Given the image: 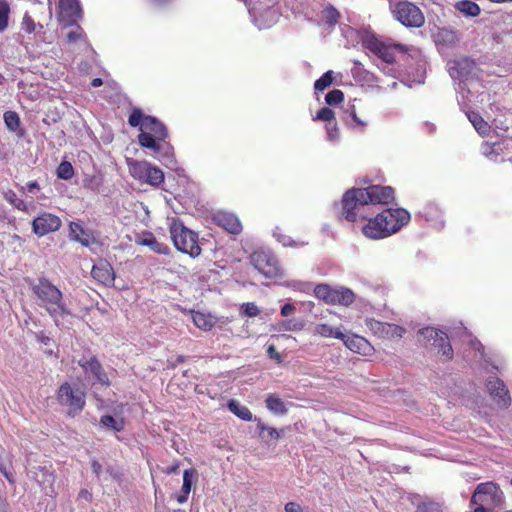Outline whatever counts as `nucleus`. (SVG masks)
Masks as SVG:
<instances>
[{"mask_svg":"<svg viewBox=\"0 0 512 512\" xmlns=\"http://www.w3.org/2000/svg\"><path fill=\"white\" fill-rule=\"evenodd\" d=\"M469 121L472 123L476 131L481 134L485 135L489 132L490 126L488 123L482 118L481 115H479L476 112H470L467 114Z\"/></svg>","mask_w":512,"mask_h":512,"instance_id":"37","label":"nucleus"},{"mask_svg":"<svg viewBox=\"0 0 512 512\" xmlns=\"http://www.w3.org/2000/svg\"><path fill=\"white\" fill-rule=\"evenodd\" d=\"M333 82V71L329 70L324 73L318 80L314 83V89L316 91H323L327 87H329Z\"/></svg>","mask_w":512,"mask_h":512,"instance_id":"44","label":"nucleus"},{"mask_svg":"<svg viewBox=\"0 0 512 512\" xmlns=\"http://www.w3.org/2000/svg\"><path fill=\"white\" fill-rule=\"evenodd\" d=\"M215 222L232 234H238L242 230V225L238 217L229 212L220 211L214 216Z\"/></svg>","mask_w":512,"mask_h":512,"instance_id":"23","label":"nucleus"},{"mask_svg":"<svg viewBox=\"0 0 512 512\" xmlns=\"http://www.w3.org/2000/svg\"><path fill=\"white\" fill-rule=\"evenodd\" d=\"M171 239L175 248L192 258H196L201 254V247L198 243V235L184 226L179 219L173 218L169 224Z\"/></svg>","mask_w":512,"mask_h":512,"instance_id":"5","label":"nucleus"},{"mask_svg":"<svg viewBox=\"0 0 512 512\" xmlns=\"http://www.w3.org/2000/svg\"><path fill=\"white\" fill-rule=\"evenodd\" d=\"M296 311V307L290 303H286L282 308H281V316L283 317H288L292 314H294Z\"/></svg>","mask_w":512,"mask_h":512,"instance_id":"54","label":"nucleus"},{"mask_svg":"<svg viewBox=\"0 0 512 512\" xmlns=\"http://www.w3.org/2000/svg\"><path fill=\"white\" fill-rule=\"evenodd\" d=\"M164 181V173L156 166L150 165L142 182L159 186Z\"/></svg>","mask_w":512,"mask_h":512,"instance_id":"33","label":"nucleus"},{"mask_svg":"<svg viewBox=\"0 0 512 512\" xmlns=\"http://www.w3.org/2000/svg\"><path fill=\"white\" fill-rule=\"evenodd\" d=\"M77 363L81 367L84 378L88 383L91 385H110L109 377L95 355L90 353L84 354Z\"/></svg>","mask_w":512,"mask_h":512,"instance_id":"6","label":"nucleus"},{"mask_svg":"<svg viewBox=\"0 0 512 512\" xmlns=\"http://www.w3.org/2000/svg\"><path fill=\"white\" fill-rule=\"evenodd\" d=\"M0 470L8 481L13 482L12 474L4 466H0Z\"/></svg>","mask_w":512,"mask_h":512,"instance_id":"61","label":"nucleus"},{"mask_svg":"<svg viewBox=\"0 0 512 512\" xmlns=\"http://www.w3.org/2000/svg\"><path fill=\"white\" fill-rule=\"evenodd\" d=\"M193 323L202 330H210L214 326L213 318L203 312H191Z\"/></svg>","mask_w":512,"mask_h":512,"instance_id":"32","label":"nucleus"},{"mask_svg":"<svg viewBox=\"0 0 512 512\" xmlns=\"http://www.w3.org/2000/svg\"><path fill=\"white\" fill-rule=\"evenodd\" d=\"M34 479L39 483L46 494L54 493L55 475L51 470V466L39 465L34 468Z\"/></svg>","mask_w":512,"mask_h":512,"instance_id":"18","label":"nucleus"},{"mask_svg":"<svg viewBox=\"0 0 512 512\" xmlns=\"http://www.w3.org/2000/svg\"><path fill=\"white\" fill-rule=\"evenodd\" d=\"M354 293L348 288L336 289L333 304L349 305L354 301Z\"/></svg>","mask_w":512,"mask_h":512,"instance_id":"38","label":"nucleus"},{"mask_svg":"<svg viewBox=\"0 0 512 512\" xmlns=\"http://www.w3.org/2000/svg\"><path fill=\"white\" fill-rule=\"evenodd\" d=\"M24 189L29 193H33L34 190L39 189V184L37 181H31L26 184Z\"/></svg>","mask_w":512,"mask_h":512,"instance_id":"57","label":"nucleus"},{"mask_svg":"<svg viewBox=\"0 0 512 512\" xmlns=\"http://www.w3.org/2000/svg\"><path fill=\"white\" fill-rule=\"evenodd\" d=\"M228 409L234 414L236 415L238 418L244 420V421H252L254 420L253 419V414L252 412L249 410V408H247L246 406L244 405H241L238 401L236 400H230L228 402Z\"/></svg>","mask_w":512,"mask_h":512,"instance_id":"31","label":"nucleus"},{"mask_svg":"<svg viewBox=\"0 0 512 512\" xmlns=\"http://www.w3.org/2000/svg\"><path fill=\"white\" fill-rule=\"evenodd\" d=\"M265 403L266 408L276 415H285L288 412L287 404L276 394L267 395Z\"/></svg>","mask_w":512,"mask_h":512,"instance_id":"26","label":"nucleus"},{"mask_svg":"<svg viewBox=\"0 0 512 512\" xmlns=\"http://www.w3.org/2000/svg\"><path fill=\"white\" fill-rule=\"evenodd\" d=\"M188 496H189L188 493L181 491V493L176 496V500L178 501V503L183 504L188 500Z\"/></svg>","mask_w":512,"mask_h":512,"instance_id":"59","label":"nucleus"},{"mask_svg":"<svg viewBox=\"0 0 512 512\" xmlns=\"http://www.w3.org/2000/svg\"><path fill=\"white\" fill-rule=\"evenodd\" d=\"M339 18V11L332 5L326 6L321 12V20L330 27L335 26Z\"/></svg>","mask_w":512,"mask_h":512,"instance_id":"35","label":"nucleus"},{"mask_svg":"<svg viewBox=\"0 0 512 512\" xmlns=\"http://www.w3.org/2000/svg\"><path fill=\"white\" fill-rule=\"evenodd\" d=\"M474 69L475 62L470 58H462L448 63V71L451 78L460 81L466 79Z\"/></svg>","mask_w":512,"mask_h":512,"instance_id":"15","label":"nucleus"},{"mask_svg":"<svg viewBox=\"0 0 512 512\" xmlns=\"http://www.w3.org/2000/svg\"><path fill=\"white\" fill-rule=\"evenodd\" d=\"M60 405L69 408L70 414H76L85 406V392L76 384L63 383L57 391Z\"/></svg>","mask_w":512,"mask_h":512,"instance_id":"7","label":"nucleus"},{"mask_svg":"<svg viewBox=\"0 0 512 512\" xmlns=\"http://www.w3.org/2000/svg\"><path fill=\"white\" fill-rule=\"evenodd\" d=\"M102 84H103V81H102V79H101V78H94V79L92 80V82H91V85H92L93 87H99V86H101Z\"/></svg>","mask_w":512,"mask_h":512,"instance_id":"63","label":"nucleus"},{"mask_svg":"<svg viewBox=\"0 0 512 512\" xmlns=\"http://www.w3.org/2000/svg\"><path fill=\"white\" fill-rule=\"evenodd\" d=\"M346 117H345V123L354 129H360L361 131L364 130L366 127V122L361 120L357 114L354 106H351L349 109L346 110Z\"/></svg>","mask_w":512,"mask_h":512,"instance_id":"36","label":"nucleus"},{"mask_svg":"<svg viewBox=\"0 0 512 512\" xmlns=\"http://www.w3.org/2000/svg\"><path fill=\"white\" fill-rule=\"evenodd\" d=\"M197 472L194 469H186L183 472V484L182 492L190 494L193 480L196 477Z\"/></svg>","mask_w":512,"mask_h":512,"instance_id":"45","label":"nucleus"},{"mask_svg":"<svg viewBox=\"0 0 512 512\" xmlns=\"http://www.w3.org/2000/svg\"><path fill=\"white\" fill-rule=\"evenodd\" d=\"M364 45L385 63H393L395 61L396 51L404 52L403 45L385 43L375 37L366 39Z\"/></svg>","mask_w":512,"mask_h":512,"instance_id":"10","label":"nucleus"},{"mask_svg":"<svg viewBox=\"0 0 512 512\" xmlns=\"http://www.w3.org/2000/svg\"><path fill=\"white\" fill-rule=\"evenodd\" d=\"M501 148V143H494L493 145H484L482 150L485 155L491 156V159L497 161V156L499 155V151L501 150Z\"/></svg>","mask_w":512,"mask_h":512,"instance_id":"49","label":"nucleus"},{"mask_svg":"<svg viewBox=\"0 0 512 512\" xmlns=\"http://www.w3.org/2000/svg\"><path fill=\"white\" fill-rule=\"evenodd\" d=\"M380 214L385 217L386 226L391 234L399 231L411 218L409 212L402 208L387 209Z\"/></svg>","mask_w":512,"mask_h":512,"instance_id":"13","label":"nucleus"},{"mask_svg":"<svg viewBox=\"0 0 512 512\" xmlns=\"http://www.w3.org/2000/svg\"><path fill=\"white\" fill-rule=\"evenodd\" d=\"M5 198L18 210L20 211H27L28 207L26 205V203L22 200V199H19L17 197V195L15 194V192L9 190L6 194H5Z\"/></svg>","mask_w":512,"mask_h":512,"instance_id":"46","label":"nucleus"},{"mask_svg":"<svg viewBox=\"0 0 512 512\" xmlns=\"http://www.w3.org/2000/svg\"><path fill=\"white\" fill-rule=\"evenodd\" d=\"M456 11L465 17H477L481 13L480 6L471 0H460L454 4Z\"/></svg>","mask_w":512,"mask_h":512,"instance_id":"25","label":"nucleus"},{"mask_svg":"<svg viewBox=\"0 0 512 512\" xmlns=\"http://www.w3.org/2000/svg\"><path fill=\"white\" fill-rule=\"evenodd\" d=\"M470 344L473 349L480 352V350L482 348V344L478 340H472Z\"/></svg>","mask_w":512,"mask_h":512,"instance_id":"62","label":"nucleus"},{"mask_svg":"<svg viewBox=\"0 0 512 512\" xmlns=\"http://www.w3.org/2000/svg\"><path fill=\"white\" fill-rule=\"evenodd\" d=\"M344 345L354 353L364 356L371 355L373 352L372 345L364 338L358 335H345L341 338Z\"/></svg>","mask_w":512,"mask_h":512,"instance_id":"20","label":"nucleus"},{"mask_svg":"<svg viewBox=\"0 0 512 512\" xmlns=\"http://www.w3.org/2000/svg\"><path fill=\"white\" fill-rule=\"evenodd\" d=\"M327 139L330 142H337L339 140V131L336 123H328L326 125Z\"/></svg>","mask_w":512,"mask_h":512,"instance_id":"51","label":"nucleus"},{"mask_svg":"<svg viewBox=\"0 0 512 512\" xmlns=\"http://www.w3.org/2000/svg\"><path fill=\"white\" fill-rule=\"evenodd\" d=\"M128 122L132 127L140 126L138 142L142 147L153 150L157 158L165 161L166 164L174 162L173 147L165 142L166 127L157 118L144 116L141 110L135 109L129 116Z\"/></svg>","mask_w":512,"mask_h":512,"instance_id":"2","label":"nucleus"},{"mask_svg":"<svg viewBox=\"0 0 512 512\" xmlns=\"http://www.w3.org/2000/svg\"><path fill=\"white\" fill-rule=\"evenodd\" d=\"M253 18V22L259 29H267L272 27L279 18L277 9L273 7L266 8L262 12H258L255 8L249 10Z\"/></svg>","mask_w":512,"mask_h":512,"instance_id":"16","label":"nucleus"},{"mask_svg":"<svg viewBox=\"0 0 512 512\" xmlns=\"http://www.w3.org/2000/svg\"><path fill=\"white\" fill-rule=\"evenodd\" d=\"M135 243L146 246L154 253L160 255H167L170 252V248L165 243L159 242L151 232H143L137 235Z\"/></svg>","mask_w":512,"mask_h":512,"instance_id":"21","label":"nucleus"},{"mask_svg":"<svg viewBox=\"0 0 512 512\" xmlns=\"http://www.w3.org/2000/svg\"><path fill=\"white\" fill-rule=\"evenodd\" d=\"M100 423L107 427V428H111L113 429L114 431H122L123 428H124V423L122 420H118V419H115L113 416L111 415H104L101 417L100 419Z\"/></svg>","mask_w":512,"mask_h":512,"instance_id":"41","label":"nucleus"},{"mask_svg":"<svg viewBox=\"0 0 512 512\" xmlns=\"http://www.w3.org/2000/svg\"><path fill=\"white\" fill-rule=\"evenodd\" d=\"M344 94L341 90L335 89L326 94L325 101L328 105H336L343 101Z\"/></svg>","mask_w":512,"mask_h":512,"instance_id":"47","label":"nucleus"},{"mask_svg":"<svg viewBox=\"0 0 512 512\" xmlns=\"http://www.w3.org/2000/svg\"><path fill=\"white\" fill-rule=\"evenodd\" d=\"M314 333L325 338L340 339L344 337V333L339 328H334L326 323L317 324Z\"/></svg>","mask_w":512,"mask_h":512,"instance_id":"30","label":"nucleus"},{"mask_svg":"<svg viewBox=\"0 0 512 512\" xmlns=\"http://www.w3.org/2000/svg\"><path fill=\"white\" fill-rule=\"evenodd\" d=\"M127 164H128L130 175L134 179L141 181V182L145 178L146 172H147L149 166L151 165L147 161H138V160H128Z\"/></svg>","mask_w":512,"mask_h":512,"instance_id":"27","label":"nucleus"},{"mask_svg":"<svg viewBox=\"0 0 512 512\" xmlns=\"http://www.w3.org/2000/svg\"><path fill=\"white\" fill-rule=\"evenodd\" d=\"M4 122L11 131H16L20 126V118L14 111H7L4 114Z\"/></svg>","mask_w":512,"mask_h":512,"instance_id":"43","label":"nucleus"},{"mask_svg":"<svg viewBox=\"0 0 512 512\" xmlns=\"http://www.w3.org/2000/svg\"><path fill=\"white\" fill-rule=\"evenodd\" d=\"M486 385L489 394L499 407L507 408L511 404L509 391L501 379L497 377L490 378Z\"/></svg>","mask_w":512,"mask_h":512,"instance_id":"14","label":"nucleus"},{"mask_svg":"<svg viewBox=\"0 0 512 512\" xmlns=\"http://www.w3.org/2000/svg\"><path fill=\"white\" fill-rule=\"evenodd\" d=\"M31 289L36 296L37 305L49 314L57 326H63V321L72 316L64 301L62 291L49 279L39 278Z\"/></svg>","mask_w":512,"mask_h":512,"instance_id":"3","label":"nucleus"},{"mask_svg":"<svg viewBox=\"0 0 512 512\" xmlns=\"http://www.w3.org/2000/svg\"><path fill=\"white\" fill-rule=\"evenodd\" d=\"M69 237L79 242L82 246L90 248L97 241L90 230L85 229L80 223L71 222L69 225Z\"/></svg>","mask_w":512,"mask_h":512,"instance_id":"19","label":"nucleus"},{"mask_svg":"<svg viewBox=\"0 0 512 512\" xmlns=\"http://www.w3.org/2000/svg\"><path fill=\"white\" fill-rule=\"evenodd\" d=\"M434 347L438 348V352L441 353L442 356H444L446 359H451L453 355V350L450 345L449 339L447 335L439 331V335L433 339V342L431 343Z\"/></svg>","mask_w":512,"mask_h":512,"instance_id":"28","label":"nucleus"},{"mask_svg":"<svg viewBox=\"0 0 512 512\" xmlns=\"http://www.w3.org/2000/svg\"><path fill=\"white\" fill-rule=\"evenodd\" d=\"M251 263L266 278H277L282 275L277 258L269 251H255L251 255Z\"/></svg>","mask_w":512,"mask_h":512,"instance_id":"9","label":"nucleus"},{"mask_svg":"<svg viewBox=\"0 0 512 512\" xmlns=\"http://www.w3.org/2000/svg\"><path fill=\"white\" fill-rule=\"evenodd\" d=\"M267 354L268 356L271 358V359H274L278 362L281 361V356L279 354V352L276 350L275 346L274 345H269L268 348H267Z\"/></svg>","mask_w":512,"mask_h":512,"instance_id":"55","label":"nucleus"},{"mask_svg":"<svg viewBox=\"0 0 512 512\" xmlns=\"http://www.w3.org/2000/svg\"><path fill=\"white\" fill-rule=\"evenodd\" d=\"M67 39L69 43H79L80 46L88 47V42L86 39V35L80 27H77L75 30H72L68 33Z\"/></svg>","mask_w":512,"mask_h":512,"instance_id":"39","label":"nucleus"},{"mask_svg":"<svg viewBox=\"0 0 512 512\" xmlns=\"http://www.w3.org/2000/svg\"><path fill=\"white\" fill-rule=\"evenodd\" d=\"M394 17L406 27H421L425 18L421 10L409 1H400L391 7Z\"/></svg>","mask_w":512,"mask_h":512,"instance_id":"8","label":"nucleus"},{"mask_svg":"<svg viewBox=\"0 0 512 512\" xmlns=\"http://www.w3.org/2000/svg\"><path fill=\"white\" fill-rule=\"evenodd\" d=\"M288 285L290 287L294 288L295 290H300V291H304L305 287H306V284L301 283V282H293V283L288 284Z\"/></svg>","mask_w":512,"mask_h":512,"instance_id":"60","label":"nucleus"},{"mask_svg":"<svg viewBox=\"0 0 512 512\" xmlns=\"http://www.w3.org/2000/svg\"><path fill=\"white\" fill-rule=\"evenodd\" d=\"M504 493L495 482L479 483L471 497L473 512H495L504 505Z\"/></svg>","mask_w":512,"mask_h":512,"instance_id":"4","label":"nucleus"},{"mask_svg":"<svg viewBox=\"0 0 512 512\" xmlns=\"http://www.w3.org/2000/svg\"><path fill=\"white\" fill-rule=\"evenodd\" d=\"M57 176L63 180H69L74 176V169L70 162L63 161L57 168Z\"/></svg>","mask_w":512,"mask_h":512,"instance_id":"42","label":"nucleus"},{"mask_svg":"<svg viewBox=\"0 0 512 512\" xmlns=\"http://www.w3.org/2000/svg\"><path fill=\"white\" fill-rule=\"evenodd\" d=\"M336 289H332L326 284H319L314 288L315 296L326 303H334Z\"/></svg>","mask_w":512,"mask_h":512,"instance_id":"34","label":"nucleus"},{"mask_svg":"<svg viewBox=\"0 0 512 512\" xmlns=\"http://www.w3.org/2000/svg\"><path fill=\"white\" fill-rule=\"evenodd\" d=\"M59 18L67 24L76 22L81 17L79 0H59Z\"/></svg>","mask_w":512,"mask_h":512,"instance_id":"17","label":"nucleus"},{"mask_svg":"<svg viewBox=\"0 0 512 512\" xmlns=\"http://www.w3.org/2000/svg\"><path fill=\"white\" fill-rule=\"evenodd\" d=\"M61 224V219L57 215L43 212L33 220L32 229L38 237H43L49 233L58 231Z\"/></svg>","mask_w":512,"mask_h":512,"instance_id":"11","label":"nucleus"},{"mask_svg":"<svg viewBox=\"0 0 512 512\" xmlns=\"http://www.w3.org/2000/svg\"><path fill=\"white\" fill-rule=\"evenodd\" d=\"M315 120L326 121L328 123H335V113L332 109L324 107L317 112Z\"/></svg>","mask_w":512,"mask_h":512,"instance_id":"48","label":"nucleus"},{"mask_svg":"<svg viewBox=\"0 0 512 512\" xmlns=\"http://www.w3.org/2000/svg\"><path fill=\"white\" fill-rule=\"evenodd\" d=\"M10 6L6 0H0V33L8 27Z\"/></svg>","mask_w":512,"mask_h":512,"instance_id":"40","label":"nucleus"},{"mask_svg":"<svg viewBox=\"0 0 512 512\" xmlns=\"http://www.w3.org/2000/svg\"><path fill=\"white\" fill-rule=\"evenodd\" d=\"M439 331L433 327H426L419 331V335L423 337V340L427 342H433V339H435L439 335Z\"/></svg>","mask_w":512,"mask_h":512,"instance_id":"50","label":"nucleus"},{"mask_svg":"<svg viewBox=\"0 0 512 512\" xmlns=\"http://www.w3.org/2000/svg\"><path fill=\"white\" fill-rule=\"evenodd\" d=\"M427 512H439V511H438L437 507L431 505L428 507Z\"/></svg>","mask_w":512,"mask_h":512,"instance_id":"64","label":"nucleus"},{"mask_svg":"<svg viewBox=\"0 0 512 512\" xmlns=\"http://www.w3.org/2000/svg\"><path fill=\"white\" fill-rule=\"evenodd\" d=\"M394 199V190L390 186L371 185L366 188L348 190L342 199L343 215L350 222L368 220L362 227L363 234L371 239H382L391 235L385 217L377 213L375 217L372 207L377 204H388Z\"/></svg>","mask_w":512,"mask_h":512,"instance_id":"1","label":"nucleus"},{"mask_svg":"<svg viewBox=\"0 0 512 512\" xmlns=\"http://www.w3.org/2000/svg\"><path fill=\"white\" fill-rule=\"evenodd\" d=\"M91 468L93 473L99 478L102 473V465L95 459L91 461Z\"/></svg>","mask_w":512,"mask_h":512,"instance_id":"56","label":"nucleus"},{"mask_svg":"<svg viewBox=\"0 0 512 512\" xmlns=\"http://www.w3.org/2000/svg\"><path fill=\"white\" fill-rule=\"evenodd\" d=\"M9 503L6 498L0 495V512H8Z\"/></svg>","mask_w":512,"mask_h":512,"instance_id":"58","label":"nucleus"},{"mask_svg":"<svg viewBox=\"0 0 512 512\" xmlns=\"http://www.w3.org/2000/svg\"><path fill=\"white\" fill-rule=\"evenodd\" d=\"M304 323L298 319H288L276 322L271 326V330L275 332L301 331Z\"/></svg>","mask_w":512,"mask_h":512,"instance_id":"29","label":"nucleus"},{"mask_svg":"<svg viewBox=\"0 0 512 512\" xmlns=\"http://www.w3.org/2000/svg\"><path fill=\"white\" fill-rule=\"evenodd\" d=\"M242 312L248 317H255L260 313L259 308L255 303H245L241 307Z\"/></svg>","mask_w":512,"mask_h":512,"instance_id":"52","label":"nucleus"},{"mask_svg":"<svg viewBox=\"0 0 512 512\" xmlns=\"http://www.w3.org/2000/svg\"><path fill=\"white\" fill-rule=\"evenodd\" d=\"M366 325L375 335L381 338L399 339L405 333V329L401 326L375 319H367Z\"/></svg>","mask_w":512,"mask_h":512,"instance_id":"12","label":"nucleus"},{"mask_svg":"<svg viewBox=\"0 0 512 512\" xmlns=\"http://www.w3.org/2000/svg\"><path fill=\"white\" fill-rule=\"evenodd\" d=\"M22 29L27 33H33L36 29L34 20L26 13L22 19Z\"/></svg>","mask_w":512,"mask_h":512,"instance_id":"53","label":"nucleus"},{"mask_svg":"<svg viewBox=\"0 0 512 512\" xmlns=\"http://www.w3.org/2000/svg\"><path fill=\"white\" fill-rule=\"evenodd\" d=\"M92 277L104 285H111L114 282L115 274L111 264L107 261H99L92 267Z\"/></svg>","mask_w":512,"mask_h":512,"instance_id":"22","label":"nucleus"},{"mask_svg":"<svg viewBox=\"0 0 512 512\" xmlns=\"http://www.w3.org/2000/svg\"><path fill=\"white\" fill-rule=\"evenodd\" d=\"M254 421L257 423L258 435L263 442L269 444L271 440L277 441L280 438L281 431L264 424L259 418H255Z\"/></svg>","mask_w":512,"mask_h":512,"instance_id":"24","label":"nucleus"}]
</instances>
